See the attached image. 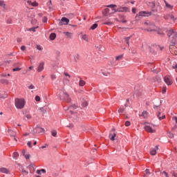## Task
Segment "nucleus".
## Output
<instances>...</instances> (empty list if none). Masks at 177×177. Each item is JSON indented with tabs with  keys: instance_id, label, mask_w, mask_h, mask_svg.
<instances>
[{
	"instance_id": "nucleus-1",
	"label": "nucleus",
	"mask_w": 177,
	"mask_h": 177,
	"mask_svg": "<svg viewBox=\"0 0 177 177\" xmlns=\"http://www.w3.org/2000/svg\"><path fill=\"white\" fill-rule=\"evenodd\" d=\"M167 35L170 38L171 45H177V32H174V30L170 29L167 32Z\"/></svg>"
},
{
	"instance_id": "nucleus-2",
	"label": "nucleus",
	"mask_w": 177,
	"mask_h": 177,
	"mask_svg": "<svg viewBox=\"0 0 177 177\" xmlns=\"http://www.w3.org/2000/svg\"><path fill=\"white\" fill-rule=\"evenodd\" d=\"M59 97L61 100H64L66 103H70L71 102V99L70 98V95L68 94L63 91H61L59 93Z\"/></svg>"
},
{
	"instance_id": "nucleus-3",
	"label": "nucleus",
	"mask_w": 177,
	"mask_h": 177,
	"mask_svg": "<svg viewBox=\"0 0 177 177\" xmlns=\"http://www.w3.org/2000/svg\"><path fill=\"white\" fill-rule=\"evenodd\" d=\"M26 104V101L24 100V99H19V98H17L15 99V107H17V109H24V106Z\"/></svg>"
},
{
	"instance_id": "nucleus-4",
	"label": "nucleus",
	"mask_w": 177,
	"mask_h": 177,
	"mask_svg": "<svg viewBox=\"0 0 177 177\" xmlns=\"http://www.w3.org/2000/svg\"><path fill=\"white\" fill-rule=\"evenodd\" d=\"M144 24L147 26L148 28L147 31H156V25H154V23L147 21Z\"/></svg>"
},
{
	"instance_id": "nucleus-5",
	"label": "nucleus",
	"mask_w": 177,
	"mask_h": 177,
	"mask_svg": "<svg viewBox=\"0 0 177 177\" xmlns=\"http://www.w3.org/2000/svg\"><path fill=\"white\" fill-rule=\"evenodd\" d=\"M169 50L172 55L174 56H176L177 55V47L175 46V44H171L169 46Z\"/></svg>"
},
{
	"instance_id": "nucleus-6",
	"label": "nucleus",
	"mask_w": 177,
	"mask_h": 177,
	"mask_svg": "<svg viewBox=\"0 0 177 177\" xmlns=\"http://www.w3.org/2000/svg\"><path fill=\"white\" fill-rule=\"evenodd\" d=\"M164 81L165 82V84H167V85H172V77L169 76V75H166L164 77Z\"/></svg>"
},
{
	"instance_id": "nucleus-7",
	"label": "nucleus",
	"mask_w": 177,
	"mask_h": 177,
	"mask_svg": "<svg viewBox=\"0 0 177 177\" xmlns=\"http://www.w3.org/2000/svg\"><path fill=\"white\" fill-rule=\"evenodd\" d=\"M44 68H45V62H41L39 64L37 71L41 73V71H44Z\"/></svg>"
},
{
	"instance_id": "nucleus-8",
	"label": "nucleus",
	"mask_w": 177,
	"mask_h": 177,
	"mask_svg": "<svg viewBox=\"0 0 177 177\" xmlns=\"http://www.w3.org/2000/svg\"><path fill=\"white\" fill-rule=\"evenodd\" d=\"M70 23V20L66 17H62L61 21L59 23V26L67 25Z\"/></svg>"
},
{
	"instance_id": "nucleus-9",
	"label": "nucleus",
	"mask_w": 177,
	"mask_h": 177,
	"mask_svg": "<svg viewBox=\"0 0 177 177\" xmlns=\"http://www.w3.org/2000/svg\"><path fill=\"white\" fill-rule=\"evenodd\" d=\"M8 133L11 138H14V140H15V142H17V139H16V132L11 130L10 129H8Z\"/></svg>"
},
{
	"instance_id": "nucleus-10",
	"label": "nucleus",
	"mask_w": 177,
	"mask_h": 177,
	"mask_svg": "<svg viewBox=\"0 0 177 177\" xmlns=\"http://www.w3.org/2000/svg\"><path fill=\"white\" fill-rule=\"evenodd\" d=\"M145 129L147 132H149L150 133H154V132H156L155 129H153L151 128V127L149 126V125H146L145 127Z\"/></svg>"
},
{
	"instance_id": "nucleus-11",
	"label": "nucleus",
	"mask_w": 177,
	"mask_h": 177,
	"mask_svg": "<svg viewBox=\"0 0 177 177\" xmlns=\"http://www.w3.org/2000/svg\"><path fill=\"white\" fill-rule=\"evenodd\" d=\"M151 12L141 11L139 12L138 15L142 17L151 16Z\"/></svg>"
},
{
	"instance_id": "nucleus-12",
	"label": "nucleus",
	"mask_w": 177,
	"mask_h": 177,
	"mask_svg": "<svg viewBox=\"0 0 177 177\" xmlns=\"http://www.w3.org/2000/svg\"><path fill=\"white\" fill-rule=\"evenodd\" d=\"M35 132H36V133H42L45 132V129L42 127H37L35 129Z\"/></svg>"
},
{
	"instance_id": "nucleus-13",
	"label": "nucleus",
	"mask_w": 177,
	"mask_h": 177,
	"mask_svg": "<svg viewBox=\"0 0 177 177\" xmlns=\"http://www.w3.org/2000/svg\"><path fill=\"white\" fill-rule=\"evenodd\" d=\"M157 150H158V146H156L155 148H152L150 151L151 156H156L157 154Z\"/></svg>"
},
{
	"instance_id": "nucleus-14",
	"label": "nucleus",
	"mask_w": 177,
	"mask_h": 177,
	"mask_svg": "<svg viewBox=\"0 0 177 177\" xmlns=\"http://www.w3.org/2000/svg\"><path fill=\"white\" fill-rule=\"evenodd\" d=\"M164 19H165V20H174L175 17H174V15H172V14H169L165 15Z\"/></svg>"
},
{
	"instance_id": "nucleus-15",
	"label": "nucleus",
	"mask_w": 177,
	"mask_h": 177,
	"mask_svg": "<svg viewBox=\"0 0 177 177\" xmlns=\"http://www.w3.org/2000/svg\"><path fill=\"white\" fill-rule=\"evenodd\" d=\"M116 135H117V134H115V133H111L109 134V139H110L111 140H112V141L115 140V136H116Z\"/></svg>"
},
{
	"instance_id": "nucleus-16",
	"label": "nucleus",
	"mask_w": 177,
	"mask_h": 177,
	"mask_svg": "<svg viewBox=\"0 0 177 177\" xmlns=\"http://www.w3.org/2000/svg\"><path fill=\"white\" fill-rule=\"evenodd\" d=\"M0 172H1V174H9L10 171H9V169L5 167H3L0 169Z\"/></svg>"
},
{
	"instance_id": "nucleus-17",
	"label": "nucleus",
	"mask_w": 177,
	"mask_h": 177,
	"mask_svg": "<svg viewBox=\"0 0 177 177\" xmlns=\"http://www.w3.org/2000/svg\"><path fill=\"white\" fill-rule=\"evenodd\" d=\"M118 11L119 12H129V9L127 7H122V8H118Z\"/></svg>"
},
{
	"instance_id": "nucleus-18",
	"label": "nucleus",
	"mask_w": 177,
	"mask_h": 177,
	"mask_svg": "<svg viewBox=\"0 0 177 177\" xmlns=\"http://www.w3.org/2000/svg\"><path fill=\"white\" fill-rule=\"evenodd\" d=\"M64 34L66 35V36L68 37V38H73V32H64Z\"/></svg>"
},
{
	"instance_id": "nucleus-19",
	"label": "nucleus",
	"mask_w": 177,
	"mask_h": 177,
	"mask_svg": "<svg viewBox=\"0 0 177 177\" xmlns=\"http://www.w3.org/2000/svg\"><path fill=\"white\" fill-rule=\"evenodd\" d=\"M75 109H77L76 106L72 105L68 108V110H69L70 113H71V114H73V110H75Z\"/></svg>"
},
{
	"instance_id": "nucleus-20",
	"label": "nucleus",
	"mask_w": 177,
	"mask_h": 177,
	"mask_svg": "<svg viewBox=\"0 0 177 177\" xmlns=\"http://www.w3.org/2000/svg\"><path fill=\"white\" fill-rule=\"evenodd\" d=\"M110 13V9L109 8H105L104 12H103V15L104 16H108V15Z\"/></svg>"
},
{
	"instance_id": "nucleus-21",
	"label": "nucleus",
	"mask_w": 177,
	"mask_h": 177,
	"mask_svg": "<svg viewBox=\"0 0 177 177\" xmlns=\"http://www.w3.org/2000/svg\"><path fill=\"white\" fill-rule=\"evenodd\" d=\"M22 154L24 156V157H25V158H26V160H28V159L30 158V155H29V153L26 154V150H23V151H22Z\"/></svg>"
},
{
	"instance_id": "nucleus-22",
	"label": "nucleus",
	"mask_w": 177,
	"mask_h": 177,
	"mask_svg": "<svg viewBox=\"0 0 177 177\" xmlns=\"http://www.w3.org/2000/svg\"><path fill=\"white\" fill-rule=\"evenodd\" d=\"M82 39H84V41H86V42L89 41V39H88V36L86 35H82Z\"/></svg>"
},
{
	"instance_id": "nucleus-23",
	"label": "nucleus",
	"mask_w": 177,
	"mask_h": 177,
	"mask_svg": "<svg viewBox=\"0 0 177 177\" xmlns=\"http://www.w3.org/2000/svg\"><path fill=\"white\" fill-rule=\"evenodd\" d=\"M132 38V36H129L127 37H124V41L127 44V45L129 46V40Z\"/></svg>"
},
{
	"instance_id": "nucleus-24",
	"label": "nucleus",
	"mask_w": 177,
	"mask_h": 177,
	"mask_svg": "<svg viewBox=\"0 0 177 177\" xmlns=\"http://www.w3.org/2000/svg\"><path fill=\"white\" fill-rule=\"evenodd\" d=\"M55 39H56V33H51L50 35V39H51V41H53Z\"/></svg>"
},
{
	"instance_id": "nucleus-25",
	"label": "nucleus",
	"mask_w": 177,
	"mask_h": 177,
	"mask_svg": "<svg viewBox=\"0 0 177 177\" xmlns=\"http://www.w3.org/2000/svg\"><path fill=\"white\" fill-rule=\"evenodd\" d=\"M124 57L123 55H118V56H116L115 57V60L117 62H120V60H122V57Z\"/></svg>"
},
{
	"instance_id": "nucleus-26",
	"label": "nucleus",
	"mask_w": 177,
	"mask_h": 177,
	"mask_svg": "<svg viewBox=\"0 0 177 177\" xmlns=\"http://www.w3.org/2000/svg\"><path fill=\"white\" fill-rule=\"evenodd\" d=\"M85 84H86V82H85V81L80 80L79 82V86H84L85 85Z\"/></svg>"
},
{
	"instance_id": "nucleus-27",
	"label": "nucleus",
	"mask_w": 177,
	"mask_h": 177,
	"mask_svg": "<svg viewBox=\"0 0 177 177\" xmlns=\"http://www.w3.org/2000/svg\"><path fill=\"white\" fill-rule=\"evenodd\" d=\"M141 117H144V118H146L147 117V111H144L140 114Z\"/></svg>"
},
{
	"instance_id": "nucleus-28",
	"label": "nucleus",
	"mask_w": 177,
	"mask_h": 177,
	"mask_svg": "<svg viewBox=\"0 0 177 177\" xmlns=\"http://www.w3.org/2000/svg\"><path fill=\"white\" fill-rule=\"evenodd\" d=\"M149 6L152 8V9H154V8H156V3H154V2H149Z\"/></svg>"
},
{
	"instance_id": "nucleus-29",
	"label": "nucleus",
	"mask_w": 177,
	"mask_h": 177,
	"mask_svg": "<svg viewBox=\"0 0 177 177\" xmlns=\"http://www.w3.org/2000/svg\"><path fill=\"white\" fill-rule=\"evenodd\" d=\"M165 6L166 8H167L168 9H172V6H171L169 3H168L167 1H165Z\"/></svg>"
},
{
	"instance_id": "nucleus-30",
	"label": "nucleus",
	"mask_w": 177,
	"mask_h": 177,
	"mask_svg": "<svg viewBox=\"0 0 177 177\" xmlns=\"http://www.w3.org/2000/svg\"><path fill=\"white\" fill-rule=\"evenodd\" d=\"M39 111L40 113H41L42 114H45V113H46V110H45V109H44L43 107L39 108Z\"/></svg>"
},
{
	"instance_id": "nucleus-31",
	"label": "nucleus",
	"mask_w": 177,
	"mask_h": 177,
	"mask_svg": "<svg viewBox=\"0 0 177 177\" xmlns=\"http://www.w3.org/2000/svg\"><path fill=\"white\" fill-rule=\"evenodd\" d=\"M0 6H2L3 8H5V6H6L3 0H0Z\"/></svg>"
},
{
	"instance_id": "nucleus-32",
	"label": "nucleus",
	"mask_w": 177,
	"mask_h": 177,
	"mask_svg": "<svg viewBox=\"0 0 177 177\" xmlns=\"http://www.w3.org/2000/svg\"><path fill=\"white\" fill-rule=\"evenodd\" d=\"M160 115H161V113H159V114L158 115V118H159V120H164V118H165V115H162V117H160Z\"/></svg>"
},
{
	"instance_id": "nucleus-33",
	"label": "nucleus",
	"mask_w": 177,
	"mask_h": 177,
	"mask_svg": "<svg viewBox=\"0 0 177 177\" xmlns=\"http://www.w3.org/2000/svg\"><path fill=\"white\" fill-rule=\"evenodd\" d=\"M104 24H106V26H113V22L108 21H105Z\"/></svg>"
},
{
	"instance_id": "nucleus-34",
	"label": "nucleus",
	"mask_w": 177,
	"mask_h": 177,
	"mask_svg": "<svg viewBox=\"0 0 177 177\" xmlns=\"http://www.w3.org/2000/svg\"><path fill=\"white\" fill-rule=\"evenodd\" d=\"M97 28V24H94L93 25L91 26V30H95V28Z\"/></svg>"
},
{
	"instance_id": "nucleus-35",
	"label": "nucleus",
	"mask_w": 177,
	"mask_h": 177,
	"mask_svg": "<svg viewBox=\"0 0 177 177\" xmlns=\"http://www.w3.org/2000/svg\"><path fill=\"white\" fill-rule=\"evenodd\" d=\"M106 6L107 8H111L112 9H114V8H117V6L114 4L108 5Z\"/></svg>"
},
{
	"instance_id": "nucleus-36",
	"label": "nucleus",
	"mask_w": 177,
	"mask_h": 177,
	"mask_svg": "<svg viewBox=\"0 0 177 177\" xmlns=\"http://www.w3.org/2000/svg\"><path fill=\"white\" fill-rule=\"evenodd\" d=\"M124 110L125 109L124 108H120L118 109V113H120V114H122V113H124Z\"/></svg>"
},
{
	"instance_id": "nucleus-37",
	"label": "nucleus",
	"mask_w": 177,
	"mask_h": 177,
	"mask_svg": "<svg viewBox=\"0 0 177 177\" xmlns=\"http://www.w3.org/2000/svg\"><path fill=\"white\" fill-rule=\"evenodd\" d=\"M38 28V27H33V28H30L28 30V31H33V32H35V29Z\"/></svg>"
},
{
	"instance_id": "nucleus-38",
	"label": "nucleus",
	"mask_w": 177,
	"mask_h": 177,
	"mask_svg": "<svg viewBox=\"0 0 177 177\" xmlns=\"http://www.w3.org/2000/svg\"><path fill=\"white\" fill-rule=\"evenodd\" d=\"M17 157H19V153L14 152L13 153V158H17Z\"/></svg>"
},
{
	"instance_id": "nucleus-39",
	"label": "nucleus",
	"mask_w": 177,
	"mask_h": 177,
	"mask_svg": "<svg viewBox=\"0 0 177 177\" xmlns=\"http://www.w3.org/2000/svg\"><path fill=\"white\" fill-rule=\"evenodd\" d=\"M51 133L53 136H56L57 135V131H56L55 130H53L51 131Z\"/></svg>"
},
{
	"instance_id": "nucleus-40",
	"label": "nucleus",
	"mask_w": 177,
	"mask_h": 177,
	"mask_svg": "<svg viewBox=\"0 0 177 177\" xmlns=\"http://www.w3.org/2000/svg\"><path fill=\"white\" fill-rule=\"evenodd\" d=\"M64 74L65 77H68V78H71V75H70V74H68V73L64 72Z\"/></svg>"
},
{
	"instance_id": "nucleus-41",
	"label": "nucleus",
	"mask_w": 177,
	"mask_h": 177,
	"mask_svg": "<svg viewBox=\"0 0 177 177\" xmlns=\"http://www.w3.org/2000/svg\"><path fill=\"white\" fill-rule=\"evenodd\" d=\"M31 5L32 6L36 7V6H38V3H37V1H34V2L31 3Z\"/></svg>"
},
{
	"instance_id": "nucleus-42",
	"label": "nucleus",
	"mask_w": 177,
	"mask_h": 177,
	"mask_svg": "<svg viewBox=\"0 0 177 177\" xmlns=\"http://www.w3.org/2000/svg\"><path fill=\"white\" fill-rule=\"evenodd\" d=\"M88 106V102L86 101H84L83 103H82V106L83 107H86Z\"/></svg>"
},
{
	"instance_id": "nucleus-43",
	"label": "nucleus",
	"mask_w": 177,
	"mask_h": 177,
	"mask_svg": "<svg viewBox=\"0 0 177 177\" xmlns=\"http://www.w3.org/2000/svg\"><path fill=\"white\" fill-rule=\"evenodd\" d=\"M124 125H125V127H129V125H131V122H129V121L125 122Z\"/></svg>"
},
{
	"instance_id": "nucleus-44",
	"label": "nucleus",
	"mask_w": 177,
	"mask_h": 177,
	"mask_svg": "<svg viewBox=\"0 0 177 177\" xmlns=\"http://www.w3.org/2000/svg\"><path fill=\"white\" fill-rule=\"evenodd\" d=\"M21 70V68H15L12 69V71H20Z\"/></svg>"
},
{
	"instance_id": "nucleus-45",
	"label": "nucleus",
	"mask_w": 177,
	"mask_h": 177,
	"mask_svg": "<svg viewBox=\"0 0 177 177\" xmlns=\"http://www.w3.org/2000/svg\"><path fill=\"white\" fill-rule=\"evenodd\" d=\"M35 100H36V102H39V100H41V97H39V96L37 95L35 97Z\"/></svg>"
},
{
	"instance_id": "nucleus-46",
	"label": "nucleus",
	"mask_w": 177,
	"mask_h": 177,
	"mask_svg": "<svg viewBox=\"0 0 177 177\" xmlns=\"http://www.w3.org/2000/svg\"><path fill=\"white\" fill-rule=\"evenodd\" d=\"M2 84H9V82L6 80H1Z\"/></svg>"
},
{
	"instance_id": "nucleus-47",
	"label": "nucleus",
	"mask_w": 177,
	"mask_h": 177,
	"mask_svg": "<svg viewBox=\"0 0 177 177\" xmlns=\"http://www.w3.org/2000/svg\"><path fill=\"white\" fill-rule=\"evenodd\" d=\"M37 50H42V47H41V46H39V45H37Z\"/></svg>"
},
{
	"instance_id": "nucleus-48",
	"label": "nucleus",
	"mask_w": 177,
	"mask_h": 177,
	"mask_svg": "<svg viewBox=\"0 0 177 177\" xmlns=\"http://www.w3.org/2000/svg\"><path fill=\"white\" fill-rule=\"evenodd\" d=\"M28 89H35V86L34 85L31 84L29 87Z\"/></svg>"
},
{
	"instance_id": "nucleus-49",
	"label": "nucleus",
	"mask_w": 177,
	"mask_h": 177,
	"mask_svg": "<svg viewBox=\"0 0 177 177\" xmlns=\"http://www.w3.org/2000/svg\"><path fill=\"white\" fill-rule=\"evenodd\" d=\"M48 21V18H46V17H44L43 18V23H46Z\"/></svg>"
},
{
	"instance_id": "nucleus-50",
	"label": "nucleus",
	"mask_w": 177,
	"mask_h": 177,
	"mask_svg": "<svg viewBox=\"0 0 177 177\" xmlns=\"http://www.w3.org/2000/svg\"><path fill=\"white\" fill-rule=\"evenodd\" d=\"M26 118H28V120H31V115H30V114H27L26 115Z\"/></svg>"
},
{
	"instance_id": "nucleus-51",
	"label": "nucleus",
	"mask_w": 177,
	"mask_h": 177,
	"mask_svg": "<svg viewBox=\"0 0 177 177\" xmlns=\"http://www.w3.org/2000/svg\"><path fill=\"white\" fill-rule=\"evenodd\" d=\"M56 79V75H51V80H55Z\"/></svg>"
},
{
	"instance_id": "nucleus-52",
	"label": "nucleus",
	"mask_w": 177,
	"mask_h": 177,
	"mask_svg": "<svg viewBox=\"0 0 177 177\" xmlns=\"http://www.w3.org/2000/svg\"><path fill=\"white\" fill-rule=\"evenodd\" d=\"M48 147V145L46 144L45 145H43L40 149H46Z\"/></svg>"
},
{
	"instance_id": "nucleus-53",
	"label": "nucleus",
	"mask_w": 177,
	"mask_h": 177,
	"mask_svg": "<svg viewBox=\"0 0 177 177\" xmlns=\"http://www.w3.org/2000/svg\"><path fill=\"white\" fill-rule=\"evenodd\" d=\"M168 136H169V138H174V134H172L171 133H168Z\"/></svg>"
},
{
	"instance_id": "nucleus-54",
	"label": "nucleus",
	"mask_w": 177,
	"mask_h": 177,
	"mask_svg": "<svg viewBox=\"0 0 177 177\" xmlns=\"http://www.w3.org/2000/svg\"><path fill=\"white\" fill-rule=\"evenodd\" d=\"M118 10H119L118 8V9H113V12L112 13H116V12H119Z\"/></svg>"
},
{
	"instance_id": "nucleus-55",
	"label": "nucleus",
	"mask_w": 177,
	"mask_h": 177,
	"mask_svg": "<svg viewBox=\"0 0 177 177\" xmlns=\"http://www.w3.org/2000/svg\"><path fill=\"white\" fill-rule=\"evenodd\" d=\"M165 92H167V88H163L162 90V93H165Z\"/></svg>"
},
{
	"instance_id": "nucleus-56",
	"label": "nucleus",
	"mask_w": 177,
	"mask_h": 177,
	"mask_svg": "<svg viewBox=\"0 0 177 177\" xmlns=\"http://www.w3.org/2000/svg\"><path fill=\"white\" fill-rule=\"evenodd\" d=\"M21 50H26V46H21Z\"/></svg>"
},
{
	"instance_id": "nucleus-57",
	"label": "nucleus",
	"mask_w": 177,
	"mask_h": 177,
	"mask_svg": "<svg viewBox=\"0 0 177 177\" xmlns=\"http://www.w3.org/2000/svg\"><path fill=\"white\" fill-rule=\"evenodd\" d=\"M41 172H42L43 174H46V170H45V169H41Z\"/></svg>"
},
{
	"instance_id": "nucleus-58",
	"label": "nucleus",
	"mask_w": 177,
	"mask_h": 177,
	"mask_svg": "<svg viewBox=\"0 0 177 177\" xmlns=\"http://www.w3.org/2000/svg\"><path fill=\"white\" fill-rule=\"evenodd\" d=\"M36 172H37V174L38 175H41V170L37 169V170L36 171Z\"/></svg>"
},
{
	"instance_id": "nucleus-59",
	"label": "nucleus",
	"mask_w": 177,
	"mask_h": 177,
	"mask_svg": "<svg viewBox=\"0 0 177 177\" xmlns=\"http://www.w3.org/2000/svg\"><path fill=\"white\" fill-rule=\"evenodd\" d=\"M132 12H133V13H136V8H132Z\"/></svg>"
},
{
	"instance_id": "nucleus-60",
	"label": "nucleus",
	"mask_w": 177,
	"mask_h": 177,
	"mask_svg": "<svg viewBox=\"0 0 177 177\" xmlns=\"http://www.w3.org/2000/svg\"><path fill=\"white\" fill-rule=\"evenodd\" d=\"M27 145L29 147H31V142L28 141L27 142Z\"/></svg>"
},
{
	"instance_id": "nucleus-61",
	"label": "nucleus",
	"mask_w": 177,
	"mask_h": 177,
	"mask_svg": "<svg viewBox=\"0 0 177 177\" xmlns=\"http://www.w3.org/2000/svg\"><path fill=\"white\" fill-rule=\"evenodd\" d=\"M145 174L147 175V174H150V171H149V169H146L145 170Z\"/></svg>"
},
{
	"instance_id": "nucleus-62",
	"label": "nucleus",
	"mask_w": 177,
	"mask_h": 177,
	"mask_svg": "<svg viewBox=\"0 0 177 177\" xmlns=\"http://www.w3.org/2000/svg\"><path fill=\"white\" fill-rule=\"evenodd\" d=\"M22 172H23V174H26V175H27V174H28V172H27L26 170H24V169H22Z\"/></svg>"
},
{
	"instance_id": "nucleus-63",
	"label": "nucleus",
	"mask_w": 177,
	"mask_h": 177,
	"mask_svg": "<svg viewBox=\"0 0 177 177\" xmlns=\"http://www.w3.org/2000/svg\"><path fill=\"white\" fill-rule=\"evenodd\" d=\"M121 23H127V20L122 19V20L121 21Z\"/></svg>"
},
{
	"instance_id": "nucleus-64",
	"label": "nucleus",
	"mask_w": 177,
	"mask_h": 177,
	"mask_svg": "<svg viewBox=\"0 0 177 177\" xmlns=\"http://www.w3.org/2000/svg\"><path fill=\"white\" fill-rule=\"evenodd\" d=\"M173 68H177V64L175 66H173Z\"/></svg>"
}]
</instances>
